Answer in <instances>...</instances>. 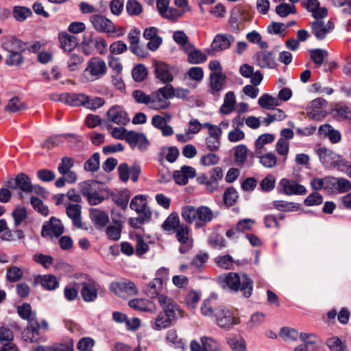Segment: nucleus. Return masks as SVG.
I'll use <instances>...</instances> for the list:
<instances>
[{
  "label": "nucleus",
  "instance_id": "1",
  "mask_svg": "<svg viewBox=\"0 0 351 351\" xmlns=\"http://www.w3.org/2000/svg\"><path fill=\"white\" fill-rule=\"evenodd\" d=\"M219 281L222 287L226 286L230 290L234 292H237L240 290L243 296L247 298L252 293L253 281L245 274H243L240 276L237 273L230 272L220 276Z\"/></svg>",
  "mask_w": 351,
  "mask_h": 351
},
{
  "label": "nucleus",
  "instance_id": "2",
  "mask_svg": "<svg viewBox=\"0 0 351 351\" xmlns=\"http://www.w3.org/2000/svg\"><path fill=\"white\" fill-rule=\"evenodd\" d=\"M182 217L188 223H195V228H201L212 221L215 215L212 210L206 206L196 208L193 206H185L182 208Z\"/></svg>",
  "mask_w": 351,
  "mask_h": 351
},
{
  "label": "nucleus",
  "instance_id": "3",
  "mask_svg": "<svg viewBox=\"0 0 351 351\" xmlns=\"http://www.w3.org/2000/svg\"><path fill=\"white\" fill-rule=\"evenodd\" d=\"M23 319L27 322L23 330V341L32 343L39 341L40 335L36 313L32 309L30 304L27 303H23Z\"/></svg>",
  "mask_w": 351,
  "mask_h": 351
},
{
  "label": "nucleus",
  "instance_id": "4",
  "mask_svg": "<svg viewBox=\"0 0 351 351\" xmlns=\"http://www.w3.org/2000/svg\"><path fill=\"white\" fill-rule=\"evenodd\" d=\"M13 227L9 228L5 219H0V238L3 240L11 241L14 239V234H16L18 238H21V231L18 227L22 223V208L18 206L12 213Z\"/></svg>",
  "mask_w": 351,
  "mask_h": 351
},
{
  "label": "nucleus",
  "instance_id": "5",
  "mask_svg": "<svg viewBox=\"0 0 351 351\" xmlns=\"http://www.w3.org/2000/svg\"><path fill=\"white\" fill-rule=\"evenodd\" d=\"M169 269L166 267L158 269L155 278L144 287L143 293L152 298L156 297L158 300L159 295H165L160 293L162 290L164 283L169 280Z\"/></svg>",
  "mask_w": 351,
  "mask_h": 351
},
{
  "label": "nucleus",
  "instance_id": "6",
  "mask_svg": "<svg viewBox=\"0 0 351 351\" xmlns=\"http://www.w3.org/2000/svg\"><path fill=\"white\" fill-rule=\"evenodd\" d=\"M99 185V182L95 180H86L79 184L81 193L90 205H97L104 199Z\"/></svg>",
  "mask_w": 351,
  "mask_h": 351
},
{
  "label": "nucleus",
  "instance_id": "7",
  "mask_svg": "<svg viewBox=\"0 0 351 351\" xmlns=\"http://www.w3.org/2000/svg\"><path fill=\"white\" fill-rule=\"evenodd\" d=\"M90 21L95 29L99 32L108 34H116L117 37H120L124 34L123 27L117 28L112 21L101 14L92 15L90 17Z\"/></svg>",
  "mask_w": 351,
  "mask_h": 351
},
{
  "label": "nucleus",
  "instance_id": "8",
  "mask_svg": "<svg viewBox=\"0 0 351 351\" xmlns=\"http://www.w3.org/2000/svg\"><path fill=\"white\" fill-rule=\"evenodd\" d=\"M215 323L221 328L229 330L234 326L239 324V319L234 315L232 312L224 306L215 308Z\"/></svg>",
  "mask_w": 351,
  "mask_h": 351
},
{
  "label": "nucleus",
  "instance_id": "9",
  "mask_svg": "<svg viewBox=\"0 0 351 351\" xmlns=\"http://www.w3.org/2000/svg\"><path fill=\"white\" fill-rule=\"evenodd\" d=\"M3 47L10 53L6 59L8 65L20 63L22 60L21 42L14 37H8L3 43Z\"/></svg>",
  "mask_w": 351,
  "mask_h": 351
},
{
  "label": "nucleus",
  "instance_id": "10",
  "mask_svg": "<svg viewBox=\"0 0 351 351\" xmlns=\"http://www.w3.org/2000/svg\"><path fill=\"white\" fill-rule=\"evenodd\" d=\"M158 301L163 311L162 313L173 320L184 317V311L170 297L159 295Z\"/></svg>",
  "mask_w": 351,
  "mask_h": 351
},
{
  "label": "nucleus",
  "instance_id": "11",
  "mask_svg": "<svg viewBox=\"0 0 351 351\" xmlns=\"http://www.w3.org/2000/svg\"><path fill=\"white\" fill-rule=\"evenodd\" d=\"M234 41V38L230 34H217L215 36L210 47L206 49V53L213 56L229 49Z\"/></svg>",
  "mask_w": 351,
  "mask_h": 351
},
{
  "label": "nucleus",
  "instance_id": "12",
  "mask_svg": "<svg viewBox=\"0 0 351 351\" xmlns=\"http://www.w3.org/2000/svg\"><path fill=\"white\" fill-rule=\"evenodd\" d=\"M110 290L117 295L122 298L134 296L138 293V288L135 284L126 279L111 282Z\"/></svg>",
  "mask_w": 351,
  "mask_h": 351
},
{
  "label": "nucleus",
  "instance_id": "13",
  "mask_svg": "<svg viewBox=\"0 0 351 351\" xmlns=\"http://www.w3.org/2000/svg\"><path fill=\"white\" fill-rule=\"evenodd\" d=\"M64 230V228L62 221L55 217H51L43 224L41 235L43 237L48 239L58 238L62 234Z\"/></svg>",
  "mask_w": 351,
  "mask_h": 351
},
{
  "label": "nucleus",
  "instance_id": "14",
  "mask_svg": "<svg viewBox=\"0 0 351 351\" xmlns=\"http://www.w3.org/2000/svg\"><path fill=\"white\" fill-rule=\"evenodd\" d=\"M278 191L287 195H303L307 193L304 186L288 178H282L279 181Z\"/></svg>",
  "mask_w": 351,
  "mask_h": 351
},
{
  "label": "nucleus",
  "instance_id": "15",
  "mask_svg": "<svg viewBox=\"0 0 351 351\" xmlns=\"http://www.w3.org/2000/svg\"><path fill=\"white\" fill-rule=\"evenodd\" d=\"M319 160L325 167H337L341 165V162L346 161L341 158V156L332 150L325 147L319 148L317 150Z\"/></svg>",
  "mask_w": 351,
  "mask_h": 351
},
{
  "label": "nucleus",
  "instance_id": "16",
  "mask_svg": "<svg viewBox=\"0 0 351 351\" xmlns=\"http://www.w3.org/2000/svg\"><path fill=\"white\" fill-rule=\"evenodd\" d=\"M310 26L312 34L319 40H324L335 27L332 21L330 20L325 21L324 19L315 20L311 23Z\"/></svg>",
  "mask_w": 351,
  "mask_h": 351
},
{
  "label": "nucleus",
  "instance_id": "17",
  "mask_svg": "<svg viewBox=\"0 0 351 351\" xmlns=\"http://www.w3.org/2000/svg\"><path fill=\"white\" fill-rule=\"evenodd\" d=\"M327 101L323 98L314 99L307 109V115L309 118L320 121L326 117Z\"/></svg>",
  "mask_w": 351,
  "mask_h": 351
},
{
  "label": "nucleus",
  "instance_id": "18",
  "mask_svg": "<svg viewBox=\"0 0 351 351\" xmlns=\"http://www.w3.org/2000/svg\"><path fill=\"white\" fill-rule=\"evenodd\" d=\"M107 121L119 125H125L130 121L127 112L123 106L115 105L106 112Z\"/></svg>",
  "mask_w": 351,
  "mask_h": 351
},
{
  "label": "nucleus",
  "instance_id": "19",
  "mask_svg": "<svg viewBox=\"0 0 351 351\" xmlns=\"http://www.w3.org/2000/svg\"><path fill=\"white\" fill-rule=\"evenodd\" d=\"M176 237L180 243L183 245L179 248L180 253L186 252L193 246V239L190 237V228L185 224H182L176 230Z\"/></svg>",
  "mask_w": 351,
  "mask_h": 351
},
{
  "label": "nucleus",
  "instance_id": "20",
  "mask_svg": "<svg viewBox=\"0 0 351 351\" xmlns=\"http://www.w3.org/2000/svg\"><path fill=\"white\" fill-rule=\"evenodd\" d=\"M169 0H157V10L163 18L176 21L182 17V12H179L178 10L169 7Z\"/></svg>",
  "mask_w": 351,
  "mask_h": 351
},
{
  "label": "nucleus",
  "instance_id": "21",
  "mask_svg": "<svg viewBox=\"0 0 351 351\" xmlns=\"http://www.w3.org/2000/svg\"><path fill=\"white\" fill-rule=\"evenodd\" d=\"M212 73L210 75V86L213 95L217 94L224 87L226 76L218 69L219 67H210Z\"/></svg>",
  "mask_w": 351,
  "mask_h": 351
},
{
  "label": "nucleus",
  "instance_id": "22",
  "mask_svg": "<svg viewBox=\"0 0 351 351\" xmlns=\"http://www.w3.org/2000/svg\"><path fill=\"white\" fill-rule=\"evenodd\" d=\"M126 141L132 147H138L141 150H145L149 145V141L143 133L130 131L126 134Z\"/></svg>",
  "mask_w": 351,
  "mask_h": 351
},
{
  "label": "nucleus",
  "instance_id": "23",
  "mask_svg": "<svg viewBox=\"0 0 351 351\" xmlns=\"http://www.w3.org/2000/svg\"><path fill=\"white\" fill-rule=\"evenodd\" d=\"M196 176L195 168L191 166L184 165L180 169L175 171L173 173V179L176 184L179 185H185L189 179L193 178Z\"/></svg>",
  "mask_w": 351,
  "mask_h": 351
},
{
  "label": "nucleus",
  "instance_id": "24",
  "mask_svg": "<svg viewBox=\"0 0 351 351\" xmlns=\"http://www.w3.org/2000/svg\"><path fill=\"white\" fill-rule=\"evenodd\" d=\"M130 207L138 214H143L145 217L152 216V212L147 206L146 196L144 195L134 196L130 202Z\"/></svg>",
  "mask_w": 351,
  "mask_h": 351
},
{
  "label": "nucleus",
  "instance_id": "25",
  "mask_svg": "<svg viewBox=\"0 0 351 351\" xmlns=\"http://www.w3.org/2000/svg\"><path fill=\"white\" fill-rule=\"evenodd\" d=\"M143 37L149 40L147 47L151 51H156L162 41V38L158 36V29L155 27L146 28L143 32Z\"/></svg>",
  "mask_w": 351,
  "mask_h": 351
},
{
  "label": "nucleus",
  "instance_id": "26",
  "mask_svg": "<svg viewBox=\"0 0 351 351\" xmlns=\"http://www.w3.org/2000/svg\"><path fill=\"white\" fill-rule=\"evenodd\" d=\"M97 292L98 285L94 281L89 280L82 283L81 295L85 302L95 301L97 298Z\"/></svg>",
  "mask_w": 351,
  "mask_h": 351
},
{
  "label": "nucleus",
  "instance_id": "27",
  "mask_svg": "<svg viewBox=\"0 0 351 351\" xmlns=\"http://www.w3.org/2000/svg\"><path fill=\"white\" fill-rule=\"evenodd\" d=\"M183 51L187 55L189 62L193 64H202L207 59L206 54L193 45H186Z\"/></svg>",
  "mask_w": 351,
  "mask_h": 351
},
{
  "label": "nucleus",
  "instance_id": "28",
  "mask_svg": "<svg viewBox=\"0 0 351 351\" xmlns=\"http://www.w3.org/2000/svg\"><path fill=\"white\" fill-rule=\"evenodd\" d=\"M3 186L9 189L13 197H22V173H19L14 178H9L3 182Z\"/></svg>",
  "mask_w": 351,
  "mask_h": 351
},
{
  "label": "nucleus",
  "instance_id": "29",
  "mask_svg": "<svg viewBox=\"0 0 351 351\" xmlns=\"http://www.w3.org/2000/svg\"><path fill=\"white\" fill-rule=\"evenodd\" d=\"M81 213L82 206L78 204H69L66 207V215L72 220L73 225L77 228L82 227Z\"/></svg>",
  "mask_w": 351,
  "mask_h": 351
},
{
  "label": "nucleus",
  "instance_id": "30",
  "mask_svg": "<svg viewBox=\"0 0 351 351\" xmlns=\"http://www.w3.org/2000/svg\"><path fill=\"white\" fill-rule=\"evenodd\" d=\"M58 99L70 106H84V104L87 99V95L85 94L63 93L60 95Z\"/></svg>",
  "mask_w": 351,
  "mask_h": 351
},
{
  "label": "nucleus",
  "instance_id": "31",
  "mask_svg": "<svg viewBox=\"0 0 351 351\" xmlns=\"http://www.w3.org/2000/svg\"><path fill=\"white\" fill-rule=\"evenodd\" d=\"M154 72L156 78L163 84L172 82L177 74L173 67H155Z\"/></svg>",
  "mask_w": 351,
  "mask_h": 351
},
{
  "label": "nucleus",
  "instance_id": "32",
  "mask_svg": "<svg viewBox=\"0 0 351 351\" xmlns=\"http://www.w3.org/2000/svg\"><path fill=\"white\" fill-rule=\"evenodd\" d=\"M130 49L132 53L138 56L145 57V51L139 46L140 32L136 29H132L128 34Z\"/></svg>",
  "mask_w": 351,
  "mask_h": 351
},
{
  "label": "nucleus",
  "instance_id": "33",
  "mask_svg": "<svg viewBox=\"0 0 351 351\" xmlns=\"http://www.w3.org/2000/svg\"><path fill=\"white\" fill-rule=\"evenodd\" d=\"M83 43L88 47L95 48L100 53H103L106 51L107 42L102 37H93L91 35H85Z\"/></svg>",
  "mask_w": 351,
  "mask_h": 351
},
{
  "label": "nucleus",
  "instance_id": "34",
  "mask_svg": "<svg viewBox=\"0 0 351 351\" xmlns=\"http://www.w3.org/2000/svg\"><path fill=\"white\" fill-rule=\"evenodd\" d=\"M23 192L35 193L43 198L48 195L47 190L38 184H32L30 178L23 173Z\"/></svg>",
  "mask_w": 351,
  "mask_h": 351
},
{
  "label": "nucleus",
  "instance_id": "35",
  "mask_svg": "<svg viewBox=\"0 0 351 351\" xmlns=\"http://www.w3.org/2000/svg\"><path fill=\"white\" fill-rule=\"evenodd\" d=\"M130 307L133 309L143 312H154L156 311V306L153 302L143 298H136L128 302Z\"/></svg>",
  "mask_w": 351,
  "mask_h": 351
},
{
  "label": "nucleus",
  "instance_id": "36",
  "mask_svg": "<svg viewBox=\"0 0 351 351\" xmlns=\"http://www.w3.org/2000/svg\"><path fill=\"white\" fill-rule=\"evenodd\" d=\"M328 51L322 49H316L311 51V58L315 64L321 65L322 64H328L329 66H337V62L334 60L328 61Z\"/></svg>",
  "mask_w": 351,
  "mask_h": 351
},
{
  "label": "nucleus",
  "instance_id": "37",
  "mask_svg": "<svg viewBox=\"0 0 351 351\" xmlns=\"http://www.w3.org/2000/svg\"><path fill=\"white\" fill-rule=\"evenodd\" d=\"M60 47L65 51H71L77 45V39L75 36L70 35L66 32H62L58 35Z\"/></svg>",
  "mask_w": 351,
  "mask_h": 351
},
{
  "label": "nucleus",
  "instance_id": "38",
  "mask_svg": "<svg viewBox=\"0 0 351 351\" xmlns=\"http://www.w3.org/2000/svg\"><path fill=\"white\" fill-rule=\"evenodd\" d=\"M106 73V67H86L82 77L83 82H93Z\"/></svg>",
  "mask_w": 351,
  "mask_h": 351
},
{
  "label": "nucleus",
  "instance_id": "39",
  "mask_svg": "<svg viewBox=\"0 0 351 351\" xmlns=\"http://www.w3.org/2000/svg\"><path fill=\"white\" fill-rule=\"evenodd\" d=\"M167 122L165 118L160 115H154L152 119V125L159 129L163 136H169L173 134V130L171 125H167Z\"/></svg>",
  "mask_w": 351,
  "mask_h": 351
},
{
  "label": "nucleus",
  "instance_id": "40",
  "mask_svg": "<svg viewBox=\"0 0 351 351\" xmlns=\"http://www.w3.org/2000/svg\"><path fill=\"white\" fill-rule=\"evenodd\" d=\"M170 102L162 98V96L158 90L150 94L149 108L158 110L165 109L168 108Z\"/></svg>",
  "mask_w": 351,
  "mask_h": 351
},
{
  "label": "nucleus",
  "instance_id": "41",
  "mask_svg": "<svg viewBox=\"0 0 351 351\" xmlns=\"http://www.w3.org/2000/svg\"><path fill=\"white\" fill-rule=\"evenodd\" d=\"M240 73L245 77L250 78L254 86H258L263 80V74L259 71H254V67H240Z\"/></svg>",
  "mask_w": 351,
  "mask_h": 351
},
{
  "label": "nucleus",
  "instance_id": "42",
  "mask_svg": "<svg viewBox=\"0 0 351 351\" xmlns=\"http://www.w3.org/2000/svg\"><path fill=\"white\" fill-rule=\"evenodd\" d=\"M274 139L275 136L271 134L266 133L259 136L255 141L254 154L257 155L263 153L265 151V146L272 143Z\"/></svg>",
  "mask_w": 351,
  "mask_h": 351
},
{
  "label": "nucleus",
  "instance_id": "43",
  "mask_svg": "<svg viewBox=\"0 0 351 351\" xmlns=\"http://www.w3.org/2000/svg\"><path fill=\"white\" fill-rule=\"evenodd\" d=\"M38 280H40L41 285L46 289L53 290L57 288L58 282L54 276L45 275L43 276H34V281L32 283L36 285Z\"/></svg>",
  "mask_w": 351,
  "mask_h": 351
},
{
  "label": "nucleus",
  "instance_id": "44",
  "mask_svg": "<svg viewBox=\"0 0 351 351\" xmlns=\"http://www.w3.org/2000/svg\"><path fill=\"white\" fill-rule=\"evenodd\" d=\"M90 217L92 221L99 227L105 226L109 221L107 214L97 208L90 209Z\"/></svg>",
  "mask_w": 351,
  "mask_h": 351
},
{
  "label": "nucleus",
  "instance_id": "45",
  "mask_svg": "<svg viewBox=\"0 0 351 351\" xmlns=\"http://www.w3.org/2000/svg\"><path fill=\"white\" fill-rule=\"evenodd\" d=\"M254 156L259 159L261 165L265 168L272 169L277 164V156L273 152L262 153Z\"/></svg>",
  "mask_w": 351,
  "mask_h": 351
},
{
  "label": "nucleus",
  "instance_id": "46",
  "mask_svg": "<svg viewBox=\"0 0 351 351\" xmlns=\"http://www.w3.org/2000/svg\"><path fill=\"white\" fill-rule=\"evenodd\" d=\"M258 104L262 108L270 110L280 106V101L277 97L269 94H263L258 98Z\"/></svg>",
  "mask_w": 351,
  "mask_h": 351
},
{
  "label": "nucleus",
  "instance_id": "47",
  "mask_svg": "<svg viewBox=\"0 0 351 351\" xmlns=\"http://www.w3.org/2000/svg\"><path fill=\"white\" fill-rule=\"evenodd\" d=\"M236 100L235 96L233 92H228L223 100V104L220 108V112L223 114H229L235 108Z\"/></svg>",
  "mask_w": 351,
  "mask_h": 351
},
{
  "label": "nucleus",
  "instance_id": "48",
  "mask_svg": "<svg viewBox=\"0 0 351 351\" xmlns=\"http://www.w3.org/2000/svg\"><path fill=\"white\" fill-rule=\"evenodd\" d=\"M172 319L160 312L154 322H151L152 328L155 330H161L169 327L172 324Z\"/></svg>",
  "mask_w": 351,
  "mask_h": 351
},
{
  "label": "nucleus",
  "instance_id": "49",
  "mask_svg": "<svg viewBox=\"0 0 351 351\" xmlns=\"http://www.w3.org/2000/svg\"><path fill=\"white\" fill-rule=\"evenodd\" d=\"M273 206L282 212H295L300 209V205L295 202L284 200H276L273 202Z\"/></svg>",
  "mask_w": 351,
  "mask_h": 351
},
{
  "label": "nucleus",
  "instance_id": "50",
  "mask_svg": "<svg viewBox=\"0 0 351 351\" xmlns=\"http://www.w3.org/2000/svg\"><path fill=\"white\" fill-rule=\"evenodd\" d=\"M300 339L310 351L319 348V339L314 334L300 333Z\"/></svg>",
  "mask_w": 351,
  "mask_h": 351
},
{
  "label": "nucleus",
  "instance_id": "51",
  "mask_svg": "<svg viewBox=\"0 0 351 351\" xmlns=\"http://www.w3.org/2000/svg\"><path fill=\"white\" fill-rule=\"evenodd\" d=\"M200 341L204 347V351H222L219 342L212 337L206 336L201 337Z\"/></svg>",
  "mask_w": 351,
  "mask_h": 351
},
{
  "label": "nucleus",
  "instance_id": "52",
  "mask_svg": "<svg viewBox=\"0 0 351 351\" xmlns=\"http://www.w3.org/2000/svg\"><path fill=\"white\" fill-rule=\"evenodd\" d=\"M181 225L178 214L176 213H172L163 222L162 228L167 231L176 230Z\"/></svg>",
  "mask_w": 351,
  "mask_h": 351
},
{
  "label": "nucleus",
  "instance_id": "53",
  "mask_svg": "<svg viewBox=\"0 0 351 351\" xmlns=\"http://www.w3.org/2000/svg\"><path fill=\"white\" fill-rule=\"evenodd\" d=\"M30 204L35 211L47 217L49 214V210L47 205L44 204L43 202L36 196H32L30 198Z\"/></svg>",
  "mask_w": 351,
  "mask_h": 351
},
{
  "label": "nucleus",
  "instance_id": "54",
  "mask_svg": "<svg viewBox=\"0 0 351 351\" xmlns=\"http://www.w3.org/2000/svg\"><path fill=\"white\" fill-rule=\"evenodd\" d=\"M234 160L237 165H243L246 161L247 156V148L243 145L241 144L234 148Z\"/></svg>",
  "mask_w": 351,
  "mask_h": 351
},
{
  "label": "nucleus",
  "instance_id": "55",
  "mask_svg": "<svg viewBox=\"0 0 351 351\" xmlns=\"http://www.w3.org/2000/svg\"><path fill=\"white\" fill-rule=\"evenodd\" d=\"M228 343L233 351H245L246 343L241 337H232L228 339Z\"/></svg>",
  "mask_w": 351,
  "mask_h": 351
},
{
  "label": "nucleus",
  "instance_id": "56",
  "mask_svg": "<svg viewBox=\"0 0 351 351\" xmlns=\"http://www.w3.org/2000/svg\"><path fill=\"white\" fill-rule=\"evenodd\" d=\"M276 12L280 17H286L290 14L296 13L295 5L282 3L276 6Z\"/></svg>",
  "mask_w": 351,
  "mask_h": 351
},
{
  "label": "nucleus",
  "instance_id": "57",
  "mask_svg": "<svg viewBox=\"0 0 351 351\" xmlns=\"http://www.w3.org/2000/svg\"><path fill=\"white\" fill-rule=\"evenodd\" d=\"M279 335L285 341H295L300 337V335L297 330L288 327L282 328Z\"/></svg>",
  "mask_w": 351,
  "mask_h": 351
},
{
  "label": "nucleus",
  "instance_id": "58",
  "mask_svg": "<svg viewBox=\"0 0 351 351\" xmlns=\"http://www.w3.org/2000/svg\"><path fill=\"white\" fill-rule=\"evenodd\" d=\"M122 67H112V83L114 86L119 90L123 91L125 90V86L124 82L121 77Z\"/></svg>",
  "mask_w": 351,
  "mask_h": 351
},
{
  "label": "nucleus",
  "instance_id": "59",
  "mask_svg": "<svg viewBox=\"0 0 351 351\" xmlns=\"http://www.w3.org/2000/svg\"><path fill=\"white\" fill-rule=\"evenodd\" d=\"M121 225L119 221H116L112 225L109 226L106 229V234L109 239L117 241L121 237Z\"/></svg>",
  "mask_w": 351,
  "mask_h": 351
},
{
  "label": "nucleus",
  "instance_id": "60",
  "mask_svg": "<svg viewBox=\"0 0 351 351\" xmlns=\"http://www.w3.org/2000/svg\"><path fill=\"white\" fill-rule=\"evenodd\" d=\"M84 168L86 171L95 172L99 168V154L96 152L84 163Z\"/></svg>",
  "mask_w": 351,
  "mask_h": 351
},
{
  "label": "nucleus",
  "instance_id": "61",
  "mask_svg": "<svg viewBox=\"0 0 351 351\" xmlns=\"http://www.w3.org/2000/svg\"><path fill=\"white\" fill-rule=\"evenodd\" d=\"M274 54L271 51H261L257 54V61L260 65L270 66L274 62Z\"/></svg>",
  "mask_w": 351,
  "mask_h": 351
},
{
  "label": "nucleus",
  "instance_id": "62",
  "mask_svg": "<svg viewBox=\"0 0 351 351\" xmlns=\"http://www.w3.org/2000/svg\"><path fill=\"white\" fill-rule=\"evenodd\" d=\"M161 155L169 162L176 160L179 151L176 147H167L161 149Z\"/></svg>",
  "mask_w": 351,
  "mask_h": 351
},
{
  "label": "nucleus",
  "instance_id": "63",
  "mask_svg": "<svg viewBox=\"0 0 351 351\" xmlns=\"http://www.w3.org/2000/svg\"><path fill=\"white\" fill-rule=\"evenodd\" d=\"M126 11L130 16H138L143 12L142 5L136 0H128Z\"/></svg>",
  "mask_w": 351,
  "mask_h": 351
},
{
  "label": "nucleus",
  "instance_id": "64",
  "mask_svg": "<svg viewBox=\"0 0 351 351\" xmlns=\"http://www.w3.org/2000/svg\"><path fill=\"white\" fill-rule=\"evenodd\" d=\"M52 351H73V341L67 339L51 346Z\"/></svg>",
  "mask_w": 351,
  "mask_h": 351
}]
</instances>
